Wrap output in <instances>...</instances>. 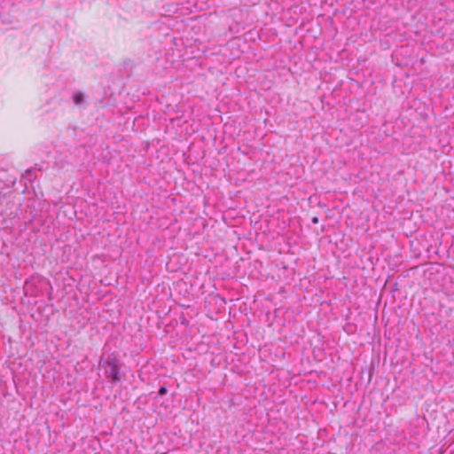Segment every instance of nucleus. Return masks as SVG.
<instances>
[{"label":"nucleus","mask_w":454,"mask_h":454,"mask_svg":"<svg viewBox=\"0 0 454 454\" xmlns=\"http://www.w3.org/2000/svg\"><path fill=\"white\" fill-rule=\"evenodd\" d=\"M73 99L75 105H81L84 101V95L81 91H75Z\"/></svg>","instance_id":"obj_2"},{"label":"nucleus","mask_w":454,"mask_h":454,"mask_svg":"<svg viewBox=\"0 0 454 454\" xmlns=\"http://www.w3.org/2000/svg\"><path fill=\"white\" fill-rule=\"evenodd\" d=\"M158 393L160 395H163L167 393V388L165 387H160Z\"/></svg>","instance_id":"obj_3"},{"label":"nucleus","mask_w":454,"mask_h":454,"mask_svg":"<svg viewBox=\"0 0 454 454\" xmlns=\"http://www.w3.org/2000/svg\"><path fill=\"white\" fill-rule=\"evenodd\" d=\"M105 369L106 377L112 383H117L121 381L120 369H121V362L118 357L114 354L108 355L106 359L103 361V365Z\"/></svg>","instance_id":"obj_1"},{"label":"nucleus","mask_w":454,"mask_h":454,"mask_svg":"<svg viewBox=\"0 0 454 454\" xmlns=\"http://www.w3.org/2000/svg\"><path fill=\"white\" fill-rule=\"evenodd\" d=\"M312 223H318V219H317V217H314V218L312 219Z\"/></svg>","instance_id":"obj_4"}]
</instances>
